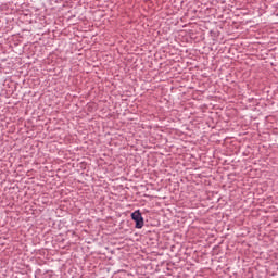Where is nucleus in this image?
<instances>
[{"mask_svg": "<svg viewBox=\"0 0 278 278\" xmlns=\"http://www.w3.org/2000/svg\"><path fill=\"white\" fill-rule=\"evenodd\" d=\"M131 218L136 223V229H142V227H144V218L142 217V213H140V210L131 213Z\"/></svg>", "mask_w": 278, "mask_h": 278, "instance_id": "f257e3e1", "label": "nucleus"}]
</instances>
